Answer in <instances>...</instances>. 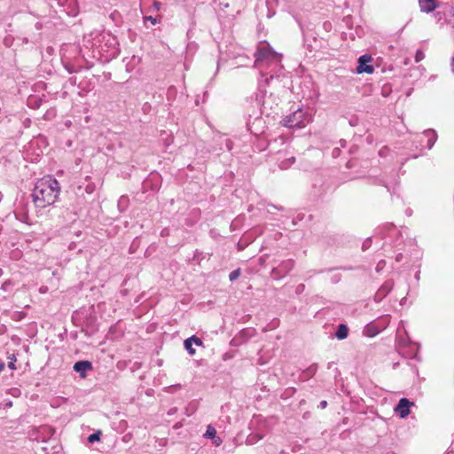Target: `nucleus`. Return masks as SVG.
<instances>
[{"label": "nucleus", "instance_id": "obj_17", "mask_svg": "<svg viewBox=\"0 0 454 454\" xmlns=\"http://www.w3.org/2000/svg\"><path fill=\"white\" fill-rule=\"evenodd\" d=\"M364 333L368 337H373L379 333V330L374 325L369 324L364 327Z\"/></svg>", "mask_w": 454, "mask_h": 454}, {"label": "nucleus", "instance_id": "obj_29", "mask_svg": "<svg viewBox=\"0 0 454 454\" xmlns=\"http://www.w3.org/2000/svg\"><path fill=\"white\" fill-rule=\"evenodd\" d=\"M146 20H150L152 24L155 25L157 23V19L153 16H147L145 18Z\"/></svg>", "mask_w": 454, "mask_h": 454}, {"label": "nucleus", "instance_id": "obj_4", "mask_svg": "<svg viewBox=\"0 0 454 454\" xmlns=\"http://www.w3.org/2000/svg\"><path fill=\"white\" fill-rule=\"evenodd\" d=\"M434 18L440 25L450 24L454 27V5L448 4L436 8Z\"/></svg>", "mask_w": 454, "mask_h": 454}, {"label": "nucleus", "instance_id": "obj_10", "mask_svg": "<svg viewBox=\"0 0 454 454\" xmlns=\"http://www.w3.org/2000/svg\"><path fill=\"white\" fill-rule=\"evenodd\" d=\"M193 344L196 346H203V341L201 339L197 337L196 335H192V337L186 339L184 342L185 349L188 351V353L192 356L195 354V348H193Z\"/></svg>", "mask_w": 454, "mask_h": 454}, {"label": "nucleus", "instance_id": "obj_1", "mask_svg": "<svg viewBox=\"0 0 454 454\" xmlns=\"http://www.w3.org/2000/svg\"><path fill=\"white\" fill-rule=\"evenodd\" d=\"M254 67L260 70L261 76L274 74L275 78H279L283 74V66L281 65L282 56L271 49L260 47L254 53Z\"/></svg>", "mask_w": 454, "mask_h": 454}, {"label": "nucleus", "instance_id": "obj_20", "mask_svg": "<svg viewBox=\"0 0 454 454\" xmlns=\"http://www.w3.org/2000/svg\"><path fill=\"white\" fill-rule=\"evenodd\" d=\"M317 364H312L310 366H309L304 372H303V374H304V380L314 376L315 373L317 372Z\"/></svg>", "mask_w": 454, "mask_h": 454}, {"label": "nucleus", "instance_id": "obj_23", "mask_svg": "<svg viewBox=\"0 0 454 454\" xmlns=\"http://www.w3.org/2000/svg\"><path fill=\"white\" fill-rule=\"evenodd\" d=\"M240 274H241L240 269H236V270H232L229 274L230 281L233 282V281L237 280L239 278Z\"/></svg>", "mask_w": 454, "mask_h": 454}, {"label": "nucleus", "instance_id": "obj_40", "mask_svg": "<svg viewBox=\"0 0 454 454\" xmlns=\"http://www.w3.org/2000/svg\"><path fill=\"white\" fill-rule=\"evenodd\" d=\"M452 454H454V450H451Z\"/></svg>", "mask_w": 454, "mask_h": 454}, {"label": "nucleus", "instance_id": "obj_26", "mask_svg": "<svg viewBox=\"0 0 454 454\" xmlns=\"http://www.w3.org/2000/svg\"><path fill=\"white\" fill-rule=\"evenodd\" d=\"M371 246H372V239H371V238H368V239H366L363 242V244H362V249H363L364 251H365V250L369 249Z\"/></svg>", "mask_w": 454, "mask_h": 454}, {"label": "nucleus", "instance_id": "obj_30", "mask_svg": "<svg viewBox=\"0 0 454 454\" xmlns=\"http://www.w3.org/2000/svg\"><path fill=\"white\" fill-rule=\"evenodd\" d=\"M326 406H327V402L325 400L321 401L318 404V408H320V409H325V408H326Z\"/></svg>", "mask_w": 454, "mask_h": 454}, {"label": "nucleus", "instance_id": "obj_7", "mask_svg": "<svg viewBox=\"0 0 454 454\" xmlns=\"http://www.w3.org/2000/svg\"><path fill=\"white\" fill-rule=\"evenodd\" d=\"M372 61V57L370 55L364 54L359 57L358 65L356 67L357 74H372L374 72V67L370 65Z\"/></svg>", "mask_w": 454, "mask_h": 454}, {"label": "nucleus", "instance_id": "obj_34", "mask_svg": "<svg viewBox=\"0 0 454 454\" xmlns=\"http://www.w3.org/2000/svg\"><path fill=\"white\" fill-rule=\"evenodd\" d=\"M401 258H402V254H398L396 255V261H397V262H400V261H401Z\"/></svg>", "mask_w": 454, "mask_h": 454}, {"label": "nucleus", "instance_id": "obj_15", "mask_svg": "<svg viewBox=\"0 0 454 454\" xmlns=\"http://www.w3.org/2000/svg\"><path fill=\"white\" fill-rule=\"evenodd\" d=\"M278 167L281 169H287L289 168L295 161L294 156H288L285 157L283 159L278 158Z\"/></svg>", "mask_w": 454, "mask_h": 454}, {"label": "nucleus", "instance_id": "obj_38", "mask_svg": "<svg viewBox=\"0 0 454 454\" xmlns=\"http://www.w3.org/2000/svg\"><path fill=\"white\" fill-rule=\"evenodd\" d=\"M4 368V364H0V371Z\"/></svg>", "mask_w": 454, "mask_h": 454}, {"label": "nucleus", "instance_id": "obj_25", "mask_svg": "<svg viewBox=\"0 0 454 454\" xmlns=\"http://www.w3.org/2000/svg\"><path fill=\"white\" fill-rule=\"evenodd\" d=\"M425 58V54L421 50H418L415 54V62L419 63Z\"/></svg>", "mask_w": 454, "mask_h": 454}, {"label": "nucleus", "instance_id": "obj_5", "mask_svg": "<svg viewBox=\"0 0 454 454\" xmlns=\"http://www.w3.org/2000/svg\"><path fill=\"white\" fill-rule=\"evenodd\" d=\"M55 430L49 426H42L39 427H33L28 435L32 441L46 442L54 434Z\"/></svg>", "mask_w": 454, "mask_h": 454}, {"label": "nucleus", "instance_id": "obj_11", "mask_svg": "<svg viewBox=\"0 0 454 454\" xmlns=\"http://www.w3.org/2000/svg\"><path fill=\"white\" fill-rule=\"evenodd\" d=\"M92 369V364L90 361H78L74 365V371L78 372L82 378L86 376V372Z\"/></svg>", "mask_w": 454, "mask_h": 454}, {"label": "nucleus", "instance_id": "obj_14", "mask_svg": "<svg viewBox=\"0 0 454 454\" xmlns=\"http://www.w3.org/2000/svg\"><path fill=\"white\" fill-rule=\"evenodd\" d=\"M274 78H275V74H270L265 75L264 80L259 81L258 88H259V91L262 94V96H264L266 94V88H267V86H269L270 82L272 81Z\"/></svg>", "mask_w": 454, "mask_h": 454}, {"label": "nucleus", "instance_id": "obj_9", "mask_svg": "<svg viewBox=\"0 0 454 454\" xmlns=\"http://www.w3.org/2000/svg\"><path fill=\"white\" fill-rule=\"evenodd\" d=\"M107 42L105 44L100 43L98 45L99 51H106L107 53V57H114L117 53L115 39L110 35H107Z\"/></svg>", "mask_w": 454, "mask_h": 454}, {"label": "nucleus", "instance_id": "obj_19", "mask_svg": "<svg viewBox=\"0 0 454 454\" xmlns=\"http://www.w3.org/2000/svg\"><path fill=\"white\" fill-rule=\"evenodd\" d=\"M393 288L392 281L385 282L380 289L379 290V294L387 295Z\"/></svg>", "mask_w": 454, "mask_h": 454}, {"label": "nucleus", "instance_id": "obj_3", "mask_svg": "<svg viewBox=\"0 0 454 454\" xmlns=\"http://www.w3.org/2000/svg\"><path fill=\"white\" fill-rule=\"evenodd\" d=\"M309 119L310 118L307 113L300 107L294 113L285 116L281 121V124L290 129L301 128L309 121Z\"/></svg>", "mask_w": 454, "mask_h": 454}, {"label": "nucleus", "instance_id": "obj_31", "mask_svg": "<svg viewBox=\"0 0 454 454\" xmlns=\"http://www.w3.org/2000/svg\"><path fill=\"white\" fill-rule=\"evenodd\" d=\"M160 5H161V4H160V2H154V3H153V7H154L156 10H160Z\"/></svg>", "mask_w": 454, "mask_h": 454}, {"label": "nucleus", "instance_id": "obj_16", "mask_svg": "<svg viewBox=\"0 0 454 454\" xmlns=\"http://www.w3.org/2000/svg\"><path fill=\"white\" fill-rule=\"evenodd\" d=\"M348 328L344 324H340L338 325L337 331L335 333V336L338 340H344L348 337Z\"/></svg>", "mask_w": 454, "mask_h": 454}, {"label": "nucleus", "instance_id": "obj_35", "mask_svg": "<svg viewBox=\"0 0 454 454\" xmlns=\"http://www.w3.org/2000/svg\"><path fill=\"white\" fill-rule=\"evenodd\" d=\"M338 151H339V149H334V150L333 151V156H336V155L338 154Z\"/></svg>", "mask_w": 454, "mask_h": 454}, {"label": "nucleus", "instance_id": "obj_2", "mask_svg": "<svg viewBox=\"0 0 454 454\" xmlns=\"http://www.w3.org/2000/svg\"><path fill=\"white\" fill-rule=\"evenodd\" d=\"M60 192L59 183L51 176L38 180L32 192L33 200L37 207L52 205Z\"/></svg>", "mask_w": 454, "mask_h": 454}, {"label": "nucleus", "instance_id": "obj_28", "mask_svg": "<svg viewBox=\"0 0 454 454\" xmlns=\"http://www.w3.org/2000/svg\"><path fill=\"white\" fill-rule=\"evenodd\" d=\"M305 286L303 284L298 285L296 287V294H301L303 292Z\"/></svg>", "mask_w": 454, "mask_h": 454}, {"label": "nucleus", "instance_id": "obj_8", "mask_svg": "<svg viewBox=\"0 0 454 454\" xmlns=\"http://www.w3.org/2000/svg\"><path fill=\"white\" fill-rule=\"evenodd\" d=\"M413 404L407 398L400 399L398 404L395 408V411L399 415L400 418H406L410 414V407Z\"/></svg>", "mask_w": 454, "mask_h": 454}, {"label": "nucleus", "instance_id": "obj_37", "mask_svg": "<svg viewBox=\"0 0 454 454\" xmlns=\"http://www.w3.org/2000/svg\"><path fill=\"white\" fill-rule=\"evenodd\" d=\"M35 26H36V28H37V29H40V28H41V27H42V25H41L40 23H36V25H35Z\"/></svg>", "mask_w": 454, "mask_h": 454}, {"label": "nucleus", "instance_id": "obj_18", "mask_svg": "<svg viewBox=\"0 0 454 454\" xmlns=\"http://www.w3.org/2000/svg\"><path fill=\"white\" fill-rule=\"evenodd\" d=\"M129 199L128 196L122 195L118 200V208L121 212L125 211L128 208Z\"/></svg>", "mask_w": 454, "mask_h": 454}, {"label": "nucleus", "instance_id": "obj_32", "mask_svg": "<svg viewBox=\"0 0 454 454\" xmlns=\"http://www.w3.org/2000/svg\"><path fill=\"white\" fill-rule=\"evenodd\" d=\"M15 360L13 362H9L8 364V367L12 370H14L15 369V364H14Z\"/></svg>", "mask_w": 454, "mask_h": 454}, {"label": "nucleus", "instance_id": "obj_13", "mask_svg": "<svg viewBox=\"0 0 454 454\" xmlns=\"http://www.w3.org/2000/svg\"><path fill=\"white\" fill-rule=\"evenodd\" d=\"M419 4L421 12L427 13L434 11L438 7L436 0H419Z\"/></svg>", "mask_w": 454, "mask_h": 454}, {"label": "nucleus", "instance_id": "obj_12", "mask_svg": "<svg viewBox=\"0 0 454 454\" xmlns=\"http://www.w3.org/2000/svg\"><path fill=\"white\" fill-rule=\"evenodd\" d=\"M425 139H427L426 146L428 149H431L437 139V135L435 131L433 129L425 130L420 138V143H424Z\"/></svg>", "mask_w": 454, "mask_h": 454}, {"label": "nucleus", "instance_id": "obj_39", "mask_svg": "<svg viewBox=\"0 0 454 454\" xmlns=\"http://www.w3.org/2000/svg\"><path fill=\"white\" fill-rule=\"evenodd\" d=\"M447 454H452L451 450H450V451H449Z\"/></svg>", "mask_w": 454, "mask_h": 454}, {"label": "nucleus", "instance_id": "obj_36", "mask_svg": "<svg viewBox=\"0 0 454 454\" xmlns=\"http://www.w3.org/2000/svg\"><path fill=\"white\" fill-rule=\"evenodd\" d=\"M451 66H452V71L454 72V57L452 58Z\"/></svg>", "mask_w": 454, "mask_h": 454}, {"label": "nucleus", "instance_id": "obj_27", "mask_svg": "<svg viewBox=\"0 0 454 454\" xmlns=\"http://www.w3.org/2000/svg\"><path fill=\"white\" fill-rule=\"evenodd\" d=\"M212 441L213 444L215 446H220L223 442L222 439L217 435L215 438H213Z\"/></svg>", "mask_w": 454, "mask_h": 454}, {"label": "nucleus", "instance_id": "obj_33", "mask_svg": "<svg viewBox=\"0 0 454 454\" xmlns=\"http://www.w3.org/2000/svg\"><path fill=\"white\" fill-rule=\"evenodd\" d=\"M384 263H385V262H384V261H380V262L378 263V265H377V268H376V269H377V270H380V269L381 268V265H382V264H384Z\"/></svg>", "mask_w": 454, "mask_h": 454}, {"label": "nucleus", "instance_id": "obj_24", "mask_svg": "<svg viewBox=\"0 0 454 454\" xmlns=\"http://www.w3.org/2000/svg\"><path fill=\"white\" fill-rule=\"evenodd\" d=\"M100 435H101V433L99 431H98L94 434H90L88 437V441L91 443H93L95 442H98L100 440Z\"/></svg>", "mask_w": 454, "mask_h": 454}, {"label": "nucleus", "instance_id": "obj_6", "mask_svg": "<svg viewBox=\"0 0 454 454\" xmlns=\"http://www.w3.org/2000/svg\"><path fill=\"white\" fill-rule=\"evenodd\" d=\"M294 267V261L292 259L282 261L278 266L271 270V277L274 279H281L288 274Z\"/></svg>", "mask_w": 454, "mask_h": 454}, {"label": "nucleus", "instance_id": "obj_22", "mask_svg": "<svg viewBox=\"0 0 454 454\" xmlns=\"http://www.w3.org/2000/svg\"><path fill=\"white\" fill-rule=\"evenodd\" d=\"M204 436L206 438H209L211 440L213 438H215L216 436V430H215V428L213 426L208 425L207 427V431H206Z\"/></svg>", "mask_w": 454, "mask_h": 454}, {"label": "nucleus", "instance_id": "obj_21", "mask_svg": "<svg viewBox=\"0 0 454 454\" xmlns=\"http://www.w3.org/2000/svg\"><path fill=\"white\" fill-rule=\"evenodd\" d=\"M262 437H263L262 434H251L247 438V443L253 445V444L256 443L258 441H260L261 439H262Z\"/></svg>", "mask_w": 454, "mask_h": 454}]
</instances>
